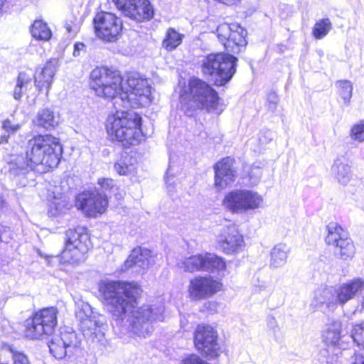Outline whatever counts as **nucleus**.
<instances>
[{
	"label": "nucleus",
	"mask_w": 364,
	"mask_h": 364,
	"mask_svg": "<svg viewBox=\"0 0 364 364\" xmlns=\"http://www.w3.org/2000/svg\"><path fill=\"white\" fill-rule=\"evenodd\" d=\"M98 289L112 314L113 328L123 334L130 331L146 337L154 330L153 323L163 319L162 304L134 306L142 291L136 282L104 280L99 284Z\"/></svg>",
	"instance_id": "f257e3e1"
},
{
	"label": "nucleus",
	"mask_w": 364,
	"mask_h": 364,
	"mask_svg": "<svg viewBox=\"0 0 364 364\" xmlns=\"http://www.w3.org/2000/svg\"><path fill=\"white\" fill-rule=\"evenodd\" d=\"M141 117L133 111H117L109 115L106 129L112 140H117L124 147L136 146L144 140L141 129Z\"/></svg>",
	"instance_id": "f03ea898"
},
{
	"label": "nucleus",
	"mask_w": 364,
	"mask_h": 364,
	"mask_svg": "<svg viewBox=\"0 0 364 364\" xmlns=\"http://www.w3.org/2000/svg\"><path fill=\"white\" fill-rule=\"evenodd\" d=\"M63 147L59 139L50 134L38 135L28 141L26 156L33 167L41 165L44 171L57 167Z\"/></svg>",
	"instance_id": "7ed1b4c3"
},
{
	"label": "nucleus",
	"mask_w": 364,
	"mask_h": 364,
	"mask_svg": "<svg viewBox=\"0 0 364 364\" xmlns=\"http://www.w3.org/2000/svg\"><path fill=\"white\" fill-rule=\"evenodd\" d=\"M237 59L232 55L218 53L210 54L202 60L201 71L217 86L229 82L236 72Z\"/></svg>",
	"instance_id": "20e7f679"
},
{
	"label": "nucleus",
	"mask_w": 364,
	"mask_h": 364,
	"mask_svg": "<svg viewBox=\"0 0 364 364\" xmlns=\"http://www.w3.org/2000/svg\"><path fill=\"white\" fill-rule=\"evenodd\" d=\"M90 87L99 96L105 98H115L124 90L120 75L107 68H96L90 73Z\"/></svg>",
	"instance_id": "39448f33"
},
{
	"label": "nucleus",
	"mask_w": 364,
	"mask_h": 364,
	"mask_svg": "<svg viewBox=\"0 0 364 364\" xmlns=\"http://www.w3.org/2000/svg\"><path fill=\"white\" fill-rule=\"evenodd\" d=\"M58 309L50 307L37 311L23 323L24 336L30 339H39L53 333L57 326Z\"/></svg>",
	"instance_id": "423d86ee"
},
{
	"label": "nucleus",
	"mask_w": 364,
	"mask_h": 364,
	"mask_svg": "<svg viewBox=\"0 0 364 364\" xmlns=\"http://www.w3.org/2000/svg\"><path fill=\"white\" fill-rule=\"evenodd\" d=\"M75 316L85 336L99 341L104 338L107 327L106 318L94 311L88 303L84 301L77 303Z\"/></svg>",
	"instance_id": "0eeeda50"
},
{
	"label": "nucleus",
	"mask_w": 364,
	"mask_h": 364,
	"mask_svg": "<svg viewBox=\"0 0 364 364\" xmlns=\"http://www.w3.org/2000/svg\"><path fill=\"white\" fill-rule=\"evenodd\" d=\"M90 247V237L85 228L70 229L66 232V241L61 253V259L65 263H79L85 259V255Z\"/></svg>",
	"instance_id": "6e6552de"
},
{
	"label": "nucleus",
	"mask_w": 364,
	"mask_h": 364,
	"mask_svg": "<svg viewBox=\"0 0 364 364\" xmlns=\"http://www.w3.org/2000/svg\"><path fill=\"white\" fill-rule=\"evenodd\" d=\"M191 97L190 107L192 109H205L208 112L220 114L219 99L217 92L205 82L196 77L189 81Z\"/></svg>",
	"instance_id": "1a4fd4ad"
},
{
	"label": "nucleus",
	"mask_w": 364,
	"mask_h": 364,
	"mask_svg": "<svg viewBox=\"0 0 364 364\" xmlns=\"http://www.w3.org/2000/svg\"><path fill=\"white\" fill-rule=\"evenodd\" d=\"M262 196L248 190H236L228 193L224 200V206L232 213H243L261 206Z\"/></svg>",
	"instance_id": "9d476101"
},
{
	"label": "nucleus",
	"mask_w": 364,
	"mask_h": 364,
	"mask_svg": "<svg viewBox=\"0 0 364 364\" xmlns=\"http://www.w3.org/2000/svg\"><path fill=\"white\" fill-rule=\"evenodd\" d=\"M328 235L326 242L334 247L335 255L343 260L353 257L355 248L347 232L338 224L331 223L327 225Z\"/></svg>",
	"instance_id": "9b49d317"
},
{
	"label": "nucleus",
	"mask_w": 364,
	"mask_h": 364,
	"mask_svg": "<svg viewBox=\"0 0 364 364\" xmlns=\"http://www.w3.org/2000/svg\"><path fill=\"white\" fill-rule=\"evenodd\" d=\"M95 30L97 36L107 42H115L122 35V21L110 12H100L94 18Z\"/></svg>",
	"instance_id": "f8f14e48"
},
{
	"label": "nucleus",
	"mask_w": 364,
	"mask_h": 364,
	"mask_svg": "<svg viewBox=\"0 0 364 364\" xmlns=\"http://www.w3.org/2000/svg\"><path fill=\"white\" fill-rule=\"evenodd\" d=\"M217 34L225 50L238 53L247 45V32L237 23H222L217 28Z\"/></svg>",
	"instance_id": "ddd939ff"
},
{
	"label": "nucleus",
	"mask_w": 364,
	"mask_h": 364,
	"mask_svg": "<svg viewBox=\"0 0 364 364\" xmlns=\"http://www.w3.org/2000/svg\"><path fill=\"white\" fill-rule=\"evenodd\" d=\"M80 341L74 331H62L48 343L50 353L57 359L71 357L80 350Z\"/></svg>",
	"instance_id": "4468645a"
},
{
	"label": "nucleus",
	"mask_w": 364,
	"mask_h": 364,
	"mask_svg": "<svg viewBox=\"0 0 364 364\" xmlns=\"http://www.w3.org/2000/svg\"><path fill=\"white\" fill-rule=\"evenodd\" d=\"M196 348L210 358H216L221 353L217 331L210 326H198L194 333Z\"/></svg>",
	"instance_id": "2eb2a0df"
},
{
	"label": "nucleus",
	"mask_w": 364,
	"mask_h": 364,
	"mask_svg": "<svg viewBox=\"0 0 364 364\" xmlns=\"http://www.w3.org/2000/svg\"><path fill=\"white\" fill-rule=\"evenodd\" d=\"M107 196L102 194L100 189L84 191L76 198V206L86 215L94 217L104 213L107 207Z\"/></svg>",
	"instance_id": "dca6fc26"
},
{
	"label": "nucleus",
	"mask_w": 364,
	"mask_h": 364,
	"mask_svg": "<svg viewBox=\"0 0 364 364\" xmlns=\"http://www.w3.org/2000/svg\"><path fill=\"white\" fill-rule=\"evenodd\" d=\"M127 87H124L121 97L119 98L120 101H138L135 105H143L150 102L151 87L147 80L131 76L127 80Z\"/></svg>",
	"instance_id": "f3484780"
},
{
	"label": "nucleus",
	"mask_w": 364,
	"mask_h": 364,
	"mask_svg": "<svg viewBox=\"0 0 364 364\" xmlns=\"http://www.w3.org/2000/svg\"><path fill=\"white\" fill-rule=\"evenodd\" d=\"M122 14L137 21L149 20L154 11L148 0H112Z\"/></svg>",
	"instance_id": "a211bd4d"
},
{
	"label": "nucleus",
	"mask_w": 364,
	"mask_h": 364,
	"mask_svg": "<svg viewBox=\"0 0 364 364\" xmlns=\"http://www.w3.org/2000/svg\"><path fill=\"white\" fill-rule=\"evenodd\" d=\"M222 284L211 277H197L188 286L190 297L193 300L208 298L220 290Z\"/></svg>",
	"instance_id": "6ab92c4d"
},
{
	"label": "nucleus",
	"mask_w": 364,
	"mask_h": 364,
	"mask_svg": "<svg viewBox=\"0 0 364 364\" xmlns=\"http://www.w3.org/2000/svg\"><path fill=\"white\" fill-rule=\"evenodd\" d=\"M242 235L234 224L223 227L218 236L220 248L226 254H233L240 251L244 246Z\"/></svg>",
	"instance_id": "aec40b11"
},
{
	"label": "nucleus",
	"mask_w": 364,
	"mask_h": 364,
	"mask_svg": "<svg viewBox=\"0 0 364 364\" xmlns=\"http://www.w3.org/2000/svg\"><path fill=\"white\" fill-rule=\"evenodd\" d=\"M234 164L235 160L232 158L226 157L215 164L214 185L217 189L223 190L235 180L236 170Z\"/></svg>",
	"instance_id": "412c9836"
},
{
	"label": "nucleus",
	"mask_w": 364,
	"mask_h": 364,
	"mask_svg": "<svg viewBox=\"0 0 364 364\" xmlns=\"http://www.w3.org/2000/svg\"><path fill=\"white\" fill-rule=\"evenodd\" d=\"M342 324L339 321H332L323 332V341L328 348L344 350L349 346V337L341 335Z\"/></svg>",
	"instance_id": "4be33fe9"
},
{
	"label": "nucleus",
	"mask_w": 364,
	"mask_h": 364,
	"mask_svg": "<svg viewBox=\"0 0 364 364\" xmlns=\"http://www.w3.org/2000/svg\"><path fill=\"white\" fill-rule=\"evenodd\" d=\"M336 291L337 303L343 306L348 301L354 299L358 294L364 290V279L362 278H354L338 287H335Z\"/></svg>",
	"instance_id": "5701e85b"
},
{
	"label": "nucleus",
	"mask_w": 364,
	"mask_h": 364,
	"mask_svg": "<svg viewBox=\"0 0 364 364\" xmlns=\"http://www.w3.org/2000/svg\"><path fill=\"white\" fill-rule=\"evenodd\" d=\"M156 262V257L151 250L146 248L136 247L132 251L131 255L124 262V266L126 269L135 266L146 270L153 266Z\"/></svg>",
	"instance_id": "b1692460"
},
{
	"label": "nucleus",
	"mask_w": 364,
	"mask_h": 364,
	"mask_svg": "<svg viewBox=\"0 0 364 364\" xmlns=\"http://www.w3.org/2000/svg\"><path fill=\"white\" fill-rule=\"evenodd\" d=\"M58 61L55 58L48 60L44 67L35 75V85L41 91L43 88L47 90L51 85L53 78L57 70Z\"/></svg>",
	"instance_id": "393cba45"
},
{
	"label": "nucleus",
	"mask_w": 364,
	"mask_h": 364,
	"mask_svg": "<svg viewBox=\"0 0 364 364\" xmlns=\"http://www.w3.org/2000/svg\"><path fill=\"white\" fill-rule=\"evenodd\" d=\"M336 291L335 287H323L318 288L314 294L311 306L316 309L326 305L328 308L337 305Z\"/></svg>",
	"instance_id": "a878e982"
},
{
	"label": "nucleus",
	"mask_w": 364,
	"mask_h": 364,
	"mask_svg": "<svg viewBox=\"0 0 364 364\" xmlns=\"http://www.w3.org/2000/svg\"><path fill=\"white\" fill-rule=\"evenodd\" d=\"M33 122L36 127L50 130L58 125L60 116L52 109L46 107L38 110Z\"/></svg>",
	"instance_id": "bb28decb"
},
{
	"label": "nucleus",
	"mask_w": 364,
	"mask_h": 364,
	"mask_svg": "<svg viewBox=\"0 0 364 364\" xmlns=\"http://www.w3.org/2000/svg\"><path fill=\"white\" fill-rule=\"evenodd\" d=\"M114 168L121 176L134 174L137 168L136 159L128 153H124L114 163Z\"/></svg>",
	"instance_id": "cd10ccee"
},
{
	"label": "nucleus",
	"mask_w": 364,
	"mask_h": 364,
	"mask_svg": "<svg viewBox=\"0 0 364 364\" xmlns=\"http://www.w3.org/2000/svg\"><path fill=\"white\" fill-rule=\"evenodd\" d=\"M290 248L284 243L276 245L271 251L270 266L278 268L287 262Z\"/></svg>",
	"instance_id": "c85d7f7f"
},
{
	"label": "nucleus",
	"mask_w": 364,
	"mask_h": 364,
	"mask_svg": "<svg viewBox=\"0 0 364 364\" xmlns=\"http://www.w3.org/2000/svg\"><path fill=\"white\" fill-rule=\"evenodd\" d=\"M28 167L33 168L28 159L22 156H11L8 161V171L15 176L24 174Z\"/></svg>",
	"instance_id": "c756f323"
},
{
	"label": "nucleus",
	"mask_w": 364,
	"mask_h": 364,
	"mask_svg": "<svg viewBox=\"0 0 364 364\" xmlns=\"http://www.w3.org/2000/svg\"><path fill=\"white\" fill-rule=\"evenodd\" d=\"M331 171L337 181L343 185L347 184L352 177L350 166L341 159L334 161Z\"/></svg>",
	"instance_id": "7c9ffc66"
},
{
	"label": "nucleus",
	"mask_w": 364,
	"mask_h": 364,
	"mask_svg": "<svg viewBox=\"0 0 364 364\" xmlns=\"http://www.w3.org/2000/svg\"><path fill=\"white\" fill-rule=\"evenodd\" d=\"M205 262V254L196 255L186 258L179 264V267L184 271L193 272L195 271H204L203 266Z\"/></svg>",
	"instance_id": "2f4dec72"
},
{
	"label": "nucleus",
	"mask_w": 364,
	"mask_h": 364,
	"mask_svg": "<svg viewBox=\"0 0 364 364\" xmlns=\"http://www.w3.org/2000/svg\"><path fill=\"white\" fill-rule=\"evenodd\" d=\"M226 268L225 262L223 258L211 253H205V262L203 269L210 272H220Z\"/></svg>",
	"instance_id": "473e14b6"
},
{
	"label": "nucleus",
	"mask_w": 364,
	"mask_h": 364,
	"mask_svg": "<svg viewBox=\"0 0 364 364\" xmlns=\"http://www.w3.org/2000/svg\"><path fill=\"white\" fill-rule=\"evenodd\" d=\"M31 33L33 38L48 41L51 37V31L43 21L38 20L35 21L31 28Z\"/></svg>",
	"instance_id": "72a5a7b5"
},
{
	"label": "nucleus",
	"mask_w": 364,
	"mask_h": 364,
	"mask_svg": "<svg viewBox=\"0 0 364 364\" xmlns=\"http://www.w3.org/2000/svg\"><path fill=\"white\" fill-rule=\"evenodd\" d=\"M183 37V36L175 29L170 28L168 29L166 37L163 41V47L167 50H173L181 43Z\"/></svg>",
	"instance_id": "f704fd0d"
},
{
	"label": "nucleus",
	"mask_w": 364,
	"mask_h": 364,
	"mask_svg": "<svg viewBox=\"0 0 364 364\" xmlns=\"http://www.w3.org/2000/svg\"><path fill=\"white\" fill-rule=\"evenodd\" d=\"M336 86L338 89V95L343 100L344 105L348 106L350 102L353 89L352 82L347 80H338L336 82Z\"/></svg>",
	"instance_id": "c9c22d12"
},
{
	"label": "nucleus",
	"mask_w": 364,
	"mask_h": 364,
	"mask_svg": "<svg viewBox=\"0 0 364 364\" xmlns=\"http://www.w3.org/2000/svg\"><path fill=\"white\" fill-rule=\"evenodd\" d=\"M31 81L32 77L30 75H28L24 72L19 73L13 92V97L15 100H21L23 96V89L26 88L29 85H31Z\"/></svg>",
	"instance_id": "e433bc0d"
},
{
	"label": "nucleus",
	"mask_w": 364,
	"mask_h": 364,
	"mask_svg": "<svg viewBox=\"0 0 364 364\" xmlns=\"http://www.w3.org/2000/svg\"><path fill=\"white\" fill-rule=\"evenodd\" d=\"M21 128L20 124H14L10 119H5L1 126L3 133L0 136V145L7 143L9 137L14 135Z\"/></svg>",
	"instance_id": "4c0bfd02"
},
{
	"label": "nucleus",
	"mask_w": 364,
	"mask_h": 364,
	"mask_svg": "<svg viewBox=\"0 0 364 364\" xmlns=\"http://www.w3.org/2000/svg\"><path fill=\"white\" fill-rule=\"evenodd\" d=\"M332 28V24L329 18H323L318 21L313 28V35L316 39L325 37Z\"/></svg>",
	"instance_id": "58836bf2"
},
{
	"label": "nucleus",
	"mask_w": 364,
	"mask_h": 364,
	"mask_svg": "<svg viewBox=\"0 0 364 364\" xmlns=\"http://www.w3.org/2000/svg\"><path fill=\"white\" fill-rule=\"evenodd\" d=\"M350 338L353 339L358 346L364 348V323L353 326Z\"/></svg>",
	"instance_id": "ea45409f"
},
{
	"label": "nucleus",
	"mask_w": 364,
	"mask_h": 364,
	"mask_svg": "<svg viewBox=\"0 0 364 364\" xmlns=\"http://www.w3.org/2000/svg\"><path fill=\"white\" fill-rule=\"evenodd\" d=\"M350 136L354 140L364 141V123L354 125L351 129Z\"/></svg>",
	"instance_id": "a19ab883"
},
{
	"label": "nucleus",
	"mask_w": 364,
	"mask_h": 364,
	"mask_svg": "<svg viewBox=\"0 0 364 364\" xmlns=\"http://www.w3.org/2000/svg\"><path fill=\"white\" fill-rule=\"evenodd\" d=\"M97 184L100 186V189L102 194H106L107 191H110L114 188V182L112 178H102L98 180Z\"/></svg>",
	"instance_id": "79ce46f5"
},
{
	"label": "nucleus",
	"mask_w": 364,
	"mask_h": 364,
	"mask_svg": "<svg viewBox=\"0 0 364 364\" xmlns=\"http://www.w3.org/2000/svg\"><path fill=\"white\" fill-rule=\"evenodd\" d=\"M86 46L83 43H76L74 45L73 55L75 57L80 56L82 53H85Z\"/></svg>",
	"instance_id": "37998d69"
},
{
	"label": "nucleus",
	"mask_w": 364,
	"mask_h": 364,
	"mask_svg": "<svg viewBox=\"0 0 364 364\" xmlns=\"http://www.w3.org/2000/svg\"><path fill=\"white\" fill-rule=\"evenodd\" d=\"M175 177V173L173 171V166L171 164H169L165 176V181L166 184L171 185L172 184V180Z\"/></svg>",
	"instance_id": "c03bdc74"
},
{
	"label": "nucleus",
	"mask_w": 364,
	"mask_h": 364,
	"mask_svg": "<svg viewBox=\"0 0 364 364\" xmlns=\"http://www.w3.org/2000/svg\"><path fill=\"white\" fill-rule=\"evenodd\" d=\"M65 28H66L68 33L73 36H75L79 30L77 25L73 23L72 21L66 22Z\"/></svg>",
	"instance_id": "a18cd8bd"
},
{
	"label": "nucleus",
	"mask_w": 364,
	"mask_h": 364,
	"mask_svg": "<svg viewBox=\"0 0 364 364\" xmlns=\"http://www.w3.org/2000/svg\"><path fill=\"white\" fill-rule=\"evenodd\" d=\"M267 100L270 102V103H272L274 105H276L279 100L278 99V96L274 92H270L269 95H268V97H267Z\"/></svg>",
	"instance_id": "49530a36"
},
{
	"label": "nucleus",
	"mask_w": 364,
	"mask_h": 364,
	"mask_svg": "<svg viewBox=\"0 0 364 364\" xmlns=\"http://www.w3.org/2000/svg\"><path fill=\"white\" fill-rule=\"evenodd\" d=\"M352 364H364V356L360 355H355Z\"/></svg>",
	"instance_id": "de8ad7c7"
},
{
	"label": "nucleus",
	"mask_w": 364,
	"mask_h": 364,
	"mask_svg": "<svg viewBox=\"0 0 364 364\" xmlns=\"http://www.w3.org/2000/svg\"><path fill=\"white\" fill-rule=\"evenodd\" d=\"M267 323L271 328H274L276 326L277 321L274 317L269 316L267 317Z\"/></svg>",
	"instance_id": "09e8293b"
},
{
	"label": "nucleus",
	"mask_w": 364,
	"mask_h": 364,
	"mask_svg": "<svg viewBox=\"0 0 364 364\" xmlns=\"http://www.w3.org/2000/svg\"><path fill=\"white\" fill-rule=\"evenodd\" d=\"M360 306L361 310L364 311V290L361 293Z\"/></svg>",
	"instance_id": "8fccbe9b"
},
{
	"label": "nucleus",
	"mask_w": 364,
	"mask_h": 364,
	"mask_svg": "<svg viewBox=\"0 0 364 364\" xmlns=\"http://www.w3.org/2000/svg\"><path fill=\"white\" fill-rule=\"evenodd\" d=\"M6 0H0V14H1L3 7L6 3Z\"/></svg>",
	"instance_id": "3c124183"
}]
</instances>
